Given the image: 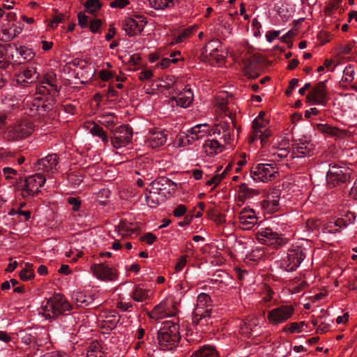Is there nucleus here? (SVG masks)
I'll list each match as a JSON object with an SVG mask.
<instances>
[{"mask_svg": "<svg viewBox=\"0 0 357 357\" xmlns=\"http://www.w3.org/2000/svg\"><path fill=\"white\" fill-rule=\"evenodd\" d=\"M150 5L156 10L165 9L174 4V0H149Z\"/></svg>", "mask_w": 357, "mask_h": 357, "instance_id": "obj_35", "label": "nucleus"}, {"mask_svg": "<svg viewBox=\"0 0 357 357\" xmlns=\"http://www.w3.org/2000/svg\"><path fill=\"white\" fill-rule=\"evenodd\" d=\"M6 47L0 45V68L1 70L6 68L10 65L9 61L6 59Z\"/></svg>", "mask_w": 357, "mask_h": 357, "instance_id": "obj_40", "label": "nucleus"}, {"mask_svg": "<svg viewBox=\"0 0 357 357\" xmlns=\"http://www.w3.org/2000/svg\"><path fill=\"white\" fill-rule=\"evenodd\" d=\"M52 109V105L41 96H34L31 100H28L25 105L26 113L29 116L45 115Z\"/></svg>", "mask_w": 357, "mask_h": 357, "instance_id": "obj_6", "label": "nucleus"}, {"mask_svg": "<svg viewBox=\"0 0 357 357\" xmlns=\"http://www.w3.org/2000/svg\"><path fill=\"white\" fill-rule=\"evenodd\" d=\"M8 121V114L5 112H0V129L3 128Z\"/></svg>", "mask_w": 357, "mask_h": 357, "instance_id": "obj_61", "label": "nucleus"}, {"mask_svg": "<svg viewBox=\"0 0 357 357\" xmlns=\"http://www.w3.org/2000/svg\"><path fill=\"white\" fill-rule=\"evenodd\" d=\"M166 141L167 135L160 130H155L151 133L149 137V143L153 148L162 146Z\"/></svg>", "mask_w": 357, "mask_h": 357, "instance_id": "obj_20", "label": "nucleus"}, {"mask_svg": "<svg viewBox=\"0 0 357 357\" xmlns=\"http://www.w3.org/2000/svg\"><path fill=\"white\" fill-rule=\"evenodd\" d=\"M197 303L199 305L208 306L211 303V297L207 294L201 293L197 296Z\"/></svg>", "mask_w": 357, "mask_h": 357, "instance_id": "obj_41", "label": "nucleus"}, {"mask_svg": "<svg viewBox=\"0 0 357 357\" xmlns=\"http://www.w3.org/2000/svg\"><path fill=\"white\" fill-rule=\"evenodd\" d=\"M211 220L218 225H222L225 221V216L221 213H214L213 216L211 217Z\"/></svg>", "mask_w": 357, "mask_h": 357, "instance_id": "obj_58", "label": "nucleus"}, {"mask_svg": "<svg viewBox=\"0 0 357 357\" xmlns=\"http://www.w3.org/2000/svg\"><path fill=\"white\" fill-rule=\"evenodd\" d=\"M3 174L6 179H11L13 177L11 174H16L17 171L11 167L3 168Z\"/></svg>", "mask_w": 357, "mask_h": 357, "instance_id": "obj_56", "label": "nucleus"}, {"mask_svg": "<svg viewBox=\"0 0 357 357\" xmlns=\"http://www.w3.org/2000/svg\"><path fill=\"white\" fill-rule=\"evenodd\" d=\"M305 258V254L303 249L300 247H296L288 250L287 257L282 262V266L288 272L294 271Z\"/></svg>", "mask_w": 357, "mask_h": 357, "instance_id": "obj_8", "label": "nucleus"}, {"mask_svg": "<svg viewBox=\"0 0 357 357\" xmlns=\"http://www.w3.org/2000/svg\"><path fill=\"white\" fill-rule=\"evenodd\" d=\"M78 24L82 28H86L88 26V18L83 12H79L77 15Z\"/></svg>", "mask_w": 357, "mask_h": 357, "instance_id": "obj_47", "label": "nucleus"}, {"mask_svg": "<svg viewBox=\"0 0 357 357\" xmlns=\"http://www.w3.org/2000/svg\"><path fill=\"white\" fill-rule=\"evenodd\" d=\"M172 100L175 101L177 105L181 107H188L193 100V93L190 89L181 91L176 96H173Z\"/></svg>", "mask_w": 357, "mask_h": 357, "instance_id": "obj_18", "label": "nucleus"}, {"mask_svg": "<svg viewBox=\"0 0 357 357\" xmlns=\"http://www.w3.org/2000/svg\"><path fill=\"white\" fill-rule=\"evenodd\" d=\"M186 212V207L184 205H178L173 211L175 217H181Z\"/></svg>", "mask_w": 357, "mask_h": 357, "instance_id": "obj_55", "label": "nucleus"}, {"mask_svg": "<svg viewBox=\"0 0 357 357\" xmlns=\"http://www.w3.org/2000/svg\"><path fill=\"white\" fill-rule=\"evenodd\" d=\"M98 118V122L109 129L114 128L118 121L117 116L113 113H104Z\"/></svg>", "mask_w": 357, "mask_h": 357, "instance_id": "obj_23", "label": "nucleus"}, {"mask_svg": "<svg viewBox=\"0 0 357 357\" xmlns=\"http://www.w3.org/2000/svg\"><path fill=\"white\" fill-rule=\"evenodd\" d=\"M239 222L243 229L249 230L257 223V217L253 209L244 208L239 214Z\"/></svg>", "mask_w": 357, "mask_h": 357, "instance_id": "obj_16", "label": "nucleus"}, {"mask_svg": "<svg viewBox=\"0 0 357 357\" xmlns=\"http://www.w3.org/2000/svg\"><path fill=\"white\" fill-rule=\"evenodd\" d=\"M278 175L275 165L268 163H259L252 167L250 176L256 181L268 182Z\"/></svg>", "mask_w": 357, "mask_h": 357, "instance_id": "obj_5", "label": "nucleus"}, {"mask_svg": "<svg viewBox=\"0 0 357 357\" xmlns=\"http://www.w3.org/2000/svg\"><path fill=\"white\" fill-rule=\"evenodd\" d=\"M56 93H53V91H50V88L41 82L40 84L36 86V93L35 96H41L47 100V95L51 94L55 96Z\"/></svg>", "mask_w": 357, "mask_h": 357, "instance_id": "obj_34", "label": "nucleus"}, {"mask_svg": "<svg viewBox=\"0 0 357 357\" xmlns=\"http://www.w3.org/2000/svg\"><path fill=\"white\" fill-rule=\"evenodd\" d=\"M91 270L93 275L102 280H114L116 277V270L105 262L91 265Z\"/></svg>", "mask_w": 357, "mask_h": 357, "instance_id": "obj_12", "label": "nucleus"}, {"mask_svg": "<svg viewBox=\"0 0 357 357\" xmlns=\"http://www.w3.org/2000/svg\"><path fill=\"white\" fill-rule=\"evenodd\" d=\"M157 239V237L151 232L145 233L139 238V241L146 243L148 245H152Z\"/></svg>", "mask_w": 357, "mask_h": 357, "instance_id": "obj_42", "label": "nucleus"}, {"mask_svg": "<svg viewBox=\"0 0 357 357\" xmlns=\"http://www.w3.org/2000/svg\"><path fill=\"white\" fill-rule=\"evenodd\" d=\"M102 6L99 0H87L84 3L85 10L89 13H93Z\"/></svg>", "mask_w": 357, "mask_h": 357, "instance_id": "obj_36", "label": "nucleus"}, {"mask_svg": "<svg viewBox=\"0 0 357 357\" xmlns=\"http://www.w3.org/2000/svg\"><path fill=\"white\" fill-rule=\"evenodd\" d=\"M145 335V330L141 327H139L137 333H135V337H137L139 341L135 342V350L138 349L142 347V344L144 343V340H142L144 336Z\"/></svg>", "mask_w": 357, "mask_h": 357, "instance_id": "obj_44", "label": "nucleus"}, {"mask_svg": "<svg viewBox=\"0 0 357 357\" xmlns=\"http://www.w3.org/2000/svg\"><path fill=\"white\" fill-rule=\"evenodd\" d=\"M16 82L22 86H27L35 82L39 77V73L33 66H29L16 75Z\"/></svg>", "mask_w": 357, "mask_h": 357, "instance_id": "obj_13", "label": "nucleus"}, {"mask_svg": "<svg viewBox=\"0 0 357 357\" xmlns=\"http://www.w3.org/2000/svg\"><path fill=\"white\" fill-rule=\"evenodd\" d=\"M152 292L149 289H144L140 287L135 286V302H145L149 299Z\"/></svg>", "mask_w": 357, "mask_h": 357, "instance_id": "obj_27", "label": "nucleus"}, {"mask_svg": "<svg viewBox=\"0 0 357 357\" xmlns=\"http://www.w3.org/2000/svg\"><path fill=\"white\" fill-rule=\"evenodd\" d=\"M111 137L112 144L116 149L126 146L131 142L132 137V128L129 126L122 125L112 130Z\"/></svg>", "mask_w": 357, "mask_h": 357, "instance_id": "obj_10", "label": "nucleus"}, {"mask_svg": "<svg viewBox=\"0 0 357 357\" xmlns=\"http://www.w3.org/2000/svg\"><path fill=\"white\" fill-rule=\"evenodd\" d=\"M311 92L318 98L321 105H326L328 102L327 92L326 91L325 82H320L314 86Z\"/></svg>", "mask_w": 357, "mask_h": 357, "instance_id": "obj_19", "label": "nucleus"}, {"mask_svg": "<svg viewBox=\"0 0 357 357\" xmlns=\"http://www.w3.org/2000/svg\"><path fill=\"white\" fill-rule=\"evenodd\" d=\"M91 127H89L90 129V132L93 136H97L100 137L102 142H107L108 137L106 132H105L102 127H100L99 125L92 123H91Z\"/></svg>", "mask_w": 357, "mask_h": 357, "instance_id": "obj_28", "label": "nucleus"}, {"mask_svg": "<svg viewBox=\"0 0 357 357\" xmlns=\"http://www.w3.org/2000/svg\"><path fill=\"white\" fill-rule=\"evenodd\" d=\"M294 313L292 305H282L268 312L267 319L273 325H278L287 321Z\"/></svg>", "mask_w": 357, "mask_h": 357, "instance_id": "obj_9", "label": "nucleus"}, {"mask_svg": "<svg viewBox=\"0 0 357 357\" xmlns=\"http://www.w3.org/2000/svg\"><path fill=\"white\" fill-rule=\"evenodd\" d=\"M45 181V175L42 173H36L27 177L24 181V187L22 189V197H33L37 195Z\"/></svg>", "mask_w": 357, "mask_h": 357, "instance_id": "obj_7", "label": "nucleus"}, {"mask_svg": "<svg viewBox=\"0 0 357 357\" xmlns=\"http://www.w3.org/2000/svg\"><path fill=\"white\" fill-rule=\"evenodd\" d=\"M134 25V18L131 16L126 17L122 21V28L126 33L129 36H134L132 26Z\"/></svg>", "mask_w": 357, "mask_h": 357, "instance_id": "obj_33", "label": "nucleus"}, {"mask_svg": "<svg viewBox=\"0 0 357 357\" xmlns=\"http://www.w3.org/2000/svg\"><path fill=\"white\" fill-rule=\"evenodd\" d=\"M238 193L239 196L245 199L250 198L258 194L256 190L248 188L245 183H242L239 185Z\"/></svg>", "mask_w": 357, "mask_h": 357, "instance_id": "obj_32", "label": "nucleus"}, {"mask_svg": "<svg viewBox=\"0 0 357 357\" xmlns=\"http://www.w3.org/2000/svg\"><path fill=\"white\" fill-rule=\"evenodd\" d=\"M100 317L101 319V320H100L101 322V328H105L107 331H112L114 329L116 326L120 319L119 313L115 310L105 312L100 316Z\"/></svg>", "mask_w": 357, "mask_h": 357, "instance_id": "obj_15", "label": "nucleus"}, {"mask_svg": "<svg viewBox=\"0 0 357 357\" xmlns=\"http://www.w3.org/2000/svg\"><path fill=\"white\" fill-rule=\"evenodd\" d=\"M19 276L22 281H28L33 278L35 274L33 270V265L29 263H26L24 268L19 273Z\"/></svg>", "mask_w": 357, "mask_h": 357, "instance_id": "obj_29", "label": "nucleus"}, {"mask_svg": "<svg viewBox=\"0 0 357 357\" xmlns=\"http://www.w3.org/2000/svg\"><path fill=\"white\" fill-rule=\"evenodd\" d=\"M178 61V59H169V58H164L162 59V61L160 63V66L162 68H167L171 63H176Z\"/></svg>", "mask_w": 357, "mask_h": 357, "instance_id": "obj_57", "label": "nucleus"}, {"mask_svg": "<svg viewBox=\"0 0 357 357\" xmlns=\"http://www.w3.org/2000/svg\"><path fill=\"white\" fill-rule=\"evenodd\" d=\"M73 309L72 305L61 294H55L43 303L39 313L46 319H50Z\"/></svg>", "mask_w": 357, "mask_h": 357, "instance_id": "obj_3", "label": "nucleus"}, {"mask_svg": "<svg viewBox=\"0 0 357 357\" xmlns=\"http://www.w3.org/2000/svg\"><path fill=\"white\" fill-rule=\"evenodd\" d=\"M59 158L56 153L47 155L46 157L38 160L35 164V169L38 171H43L49 176L56 173L58 169Z\"/></svg>", "mask_w": 357, "mask_h": 357, "instance_id": "obj_11", "label": "nucleus"}, {"mask_svg": "<svg viewBox=\"0 0 357 357\" xmlns=\"http://www.w3.org/2000/svg\"><path fill=\"white\" fill-rule=\"evenodd\" d=\"M354 178V170L343 162L329 164L326 178L328 188L347 185Z\"/></svg>", "mask_w": 357, "mask_h": 357, "instance_id": "obj_2", "label": "nucleus"}, {"mask_svg": "<svg viewBox=\"0 0 357 357\" xmlns=\"http://www.w3.org/2000/svg\"><path fill=\"white\" fill-rule=\"evenodd\" d=\"M86 357H103L100 344L98 342H93L88 347Z\"/></svg>", "mask_w": 357, "mask_h": 357, "instance_id": "obj_30", "label": "nucleus"}, {"mask_svg": "<svg viewBox=\"0 0 357 357\" xmlns=\"http://www.w3.org/2000/svg\"><path fill=\"white\" fill-rule=\"evenodd\" d=\"M153 76V72L147 68L143 69L139 74V80L144 82L151 79Z\"/></svg>", "mask_w": 357, "mask_h": 357, "instance_id": "obj_49", "label": "nucleus"}, {"mask_svg": "<svg viewBox=\"0 0 357 357\" xmlns=\"http://www.w3.org/2000/svg\"><path fill=\"white\" fill-rule=\"evenodd\" d=\"M14 38L12 35L11 31L10 29H4L2 30V36L1 38V40L3 41H10Z\"/></svg>", "mask_w": 357, "mask_h": 357, "instance_id": "obj_53", "label": "nucleus"}, {"mask_svg": "<svg viewBox=\"0 0 357 357\" xmlns=\"http://www.w3.org/2000/svg\"><path fill=\"white\" fill-rule=\"evenodd\" d=\"M298 82L299 79L296 78H294L290 81L289 87L285 91V94L287 96H289L291 94L292 91L298 86Z\"/></svg>", "mask_w": 357, "mask_h": 357, "instance_id": "obj_52", "label": "nucleus"}, {"mask_svg": "<svg viewBox=\"0 0 357 357\" xmlns=\"http://www.w3.org/2000/svg\"><path fill=\"white\" fill-rule=\"evenodd\" d=\"M271 132L270 131H261V132L259 133L258 137L261 139V143L262 144H264L266 143L268 137L271 136Z\"/></svg>", "mask_w": 357, "mask_h": 357, "instance_id": "obj_60", "label": "nucleus"}, {"mask_svg": "<svg viewBox=\"0 0 357 357\" xmlns=\"http://www.w3.org/2000/svg\"><path fill=\"white\" fill-rule=\"evenodd\" d=\"M252 127L253 129L254 134L252 136L250 141H251V142H253L258 138L259 133L261 132V131H262L261 129L264 127V125L263 124L262 122H260L259 119H255L252 121Z\"/></svg>", "mask_w": 357, "mask_h": 357, "instance_id": "obj_37", "label": "nucleus"}, {"mask_svg": "<svg viewBox=\"0 0 357 357\" xmlns=\"http://www.w3.org/2000/svg\"><path fill=\"white\" fill-rule=\"evenodd\" d=\"M192 33V30L185 29L184 30L178 37H177V43H181L183 41L184 38H188Z\"/></svg>", "mask_w": 357, "mask_h": 357, "instance_id": "obj_63", "label": "nucleus"}, {"mask_svg": "<svg viewBox=\"0 0 357 357\" xmlns=\"http://www.w3.org/2000/svg\"><path fill=\"white\" fill-rule=\"evenodd\" d=\"M292 149V155H294V157L296 158L305 157L311 151V149L307 146H303L300 144H294Z\"/></svg>", "mask_w": 357, "mask_h": 357, "instance_id": "obj_31", "label": "nucleus"}, {"mask_svg": "<svg viewBox=\"0 0 357 357\" xmlns=\"http://www.w3.org/2000/svg\"><path fill=\"white\" fill-rule=\"evenodd\" d=\"M187 263V260L185 257H182L178 259V263L176 264L175 268L177 271H180L183 269V268L185 266Z\"/></svg>", "mask_w": 357, "mask_h": 357, "instance_id": "obj_64", "label": "nucleus"}, {"mask_svg": "<svg viewBox=\"0 0 357 357\" xmlns=\"http://www.w3.org/2000/svg\"><path fill=\"white\" fill-rule=\"evenodd\" d=\"M180 339L178 325L170 321L162 323L157 330V344L160 350L172 351L178 345Z\"/></svg>", "mask_w": 357, "mask_h": 357, "instance_id": "obj_1", "label": "nucleus"}, {"mask_svg": "<svg viewBox=\"0 0 357 357\" xmlns=\"http://www.w3.org/2000/svg\"><path fill=\"white\" fill-rule=\"evenodd\" d=\"M43 84H46L50 88V91H53V93H58L59 91V88L57 85V80L56 74L53 72H49L46 73L44 76L43 80L42 81Z\"/></svg>", "mask_w": 357, "mask_h": 357, "instance_id": "obj_24", "label": "nucleus"}, {"mask_svg": "<svg viewBox=\"0 0 357 357\" xmlns=\"http://www.w3.org/2000/svg\"><path fill=\"white\" fill-rule=\"evenodd\" d=\"M204 147H208L211 150L214 151L215 153L222 151V146L215 140H208L204 144Z\"/></svg>", "mask_w": 357, "mask_h": 357, "instance_id": "obj_43", "label": "nucleus"}, {"mask_svg": "<svg viewBox=\"0 0 357 357\" xmlns=\"http://www.w3.org/2000/svg\"><path fill=\"white\" fill-rule=\"evenodd\" d=\"M10 30L11 31L12 35L14 38L20 34L24 29V24L20 23L19 24H13L10 27Z\"/></svg>", "mask_w": 357, "mask_h": 357, "instance_id": "obj_45", "label": "nucleus"}, {"mask_svg": "<svg viewBox=\"0 0 357 357\" xmlns=\"http://www.w3.org/2000/svg\"><path fill=\"white\" fill-rule=\"evenodd\" d=\"M35 126L29 119L17 120L10 124L5 132V137L8 141L17 142L29 137L34 131Z\"/></svg>", "mask_w": 357, "mask_h": 357, "instance_id": "obj_4", "label": "nucleus"}, {"mask_svg": "<svg viewBox=\"0 0 357 357\" xmlns=\"http://www.w3.org/2000/svg\"><path fill=\"white\" fill-rule=\"evenodd\" d=\"M206 124H198L195 127L192 128L190 130L191 136L188 135L186 136L188 143H190L191 140L198 139L202 136L204 135L206 132L204 130H202V127H206Z\"/></svg>", "mask_w": 357, "mask_h": 357, "instance_id": "obj_25", "label": "nucleus"}, {"mask_svg": "<svg viewBox=\"0 0 357 357\" xmlns=\"http://www.w3.org/2000/svg\"><path fill=\"white\" fill-rule=\"evenodd\" d=\"M129 4L130 1L128 0H114L110 3L109 6L111 8H123Z\"/></svg>", "mask_w": 357, "mask_h": 357, "instance_id": "obj_46", "label": "nucleus"}, {"mask_svg": "<svg viewBox=\"0 0 357 357\" xmlns=\"http://www.w3.org/2000/svg\"><path fill=\"white\" fill-rule=\"evenodd\" d=\"M102 24V21L100 19H94L89 23V28L92 33H97Z\"/></svg>", "mask_w": 357, "mask_h": 357, "instance_id": "obj_50", "label": "nucleus"}, {"mask_svg": "<svg viewBox=\"0 0 357 357\" xmlns=\"http://www.w3.org/2000/svg\"><path fill=\"white\" fill-rule=\"evenodd\" d=\"M162 82L164 84H160V86L170 89L172 87V85L175 83L176 78L174 76H168L165 79H162Z\"/></svg>", "mask_w": 357, "mask_h": 357, "instance_id": "obj_48", "label": "nucleus"}, {"mask_svg": "<svg viewBox=\"0 0 357 357\" xmlns=\"http://www.w3.org/2000/svg\"><path fill=\"white\" fill-rule=\"evenodd\" d=\"M191 357H218V353L214 347L204 345L199 347L192 354Z\"/></svg>", "mask_w": 357, "mask_h": 357, "instance_id": "obj_21", "label": "nucleus"}, {"mask_svg": "<svg viewBox=\"0 0 357 357\" xmlns=\"http://www.w3.org/2000/svg\"><path fill=\"white\" fill-rule=\"evenodd\" d=\"M68 203L72 206L73 211H77L79 209L81 202L75 197H68Z\"/></svg>", "mask_w": 357, "mask_h": 357, "instance_id": "obj_51", "label": "nucleus"}, {"mask_svg": "<svg viewBox=\"0 0 357 357\" xmlns=\"http://www.w3.org/2000/svg\"><path fill=\"white\" fill-rule=\"evenodd\" d=\"M75 300L77 305L81 307L88 305L92 301L91 297L86 296L82 293H77L75 295Z\"/></svg>", "mask_w": 357, "mask_h": 357, "instance_id": "obj_38", "label": "nucleus"}, {"mask_svg": "<svg viewBox=\"0 0 357 357\" xmlns=\"http://www.w3.org/2000/svg\"><path fill=\"white\" fill-rule=\"evenodd\" d=\"M172 304L167 301H162L160 304L156 305L153 310L149 313V317L151 319H162L167 317H172L174 313L171 310Z\"/></svg>", "mask_w": 357, "mask_h": 357, "instance_id": "obj_17", "label": "nucleus"}, {"mask_svg": "<svg viewBox=\"0 0 357 357\" xmlns=\"http://www.w3.org/2000/svg\"><path fill=\"white\" fill-rule=\"evenodd\" d=\"M13 45L24 61H29L34 56V53L31 49L23 46L17 47L15 43H13ZM8 46L10 47L12 44H8Z\"/></svg>", "mask_w": 357, "mask_h": 357, "instance_id": "obj_26", "label": "nucleus"}, {"mask_svg": "<svg viewBox=\"0 0 357 357\" xmlns=\"http://www.w3.org/2000/svg\"><path fill=\"white\" fill-rule=\"evenodd\" d=\"M155 185L158 187L157 188L159 190H165L167 189V186L169 187L167 192L170 194L172 191L174 192L177 188V183L172 181L168 178L166 177H160L158 178L155 182Z\"/></svg>", "mask_w": 357, "mask_h": 357, "instance_id": "obj_22", "label": "nucleus"}, {"mask_svg": "<svg viewBox=\"0 0 357 357\" xmlns=\"http://www.w3.org/2000/svg\"><path fill=\"white\" fill-rule=\"evenodd\" d=\"M99 77L103 81H107L112 77V74L107 70H102L99 73Z\"/></svg>", "mask_w": 357, "mask_h": 357, "instance_id": "obj_62", "label": "nucleus"}, {"mask_svg": "<svg viewBox=\"0 0 357 357\" xmlns=\"http://www.w3.org/2000/svg\"><path fill=\"white\" fill-rule=\"evenodd\" d=\"M146 24V21L145 20V18L142 15H137L135 13V35L138 33H141Z\"/></svg>", "mask_w": 357, "mask_h": 357, "instance_id": "obj_39", "label": "nucleus"}, {"mask_svg": "<svg viewBox=\"0 0 357 357\" xmlns=\"http://www.w3.org/2000/svg\"><path fill=\"white\" fill-rule=\"evenodd\" d=\"M289 330L291 333L301 332V326L299 324L294 322L290 324V327L288 328L287 326L283 328L284 331Z\"/></svg>", "mask_w": 357, "mask_h": 357, "instance_id": "obj_54", "label": "nucleus"}, {"mask_svg": "<svg viewBox=\"0 0 357 357\" xmlns=\"http://www.w3.org/2000/svg\"><path fill=\"white\" fill-rule=\"evenodd\" d=\"M257 239L261 243L267 245H281L284 243L283 239L280 237V234L273 231L270 228H266L261 231H258Z\"/></svg>", "mask_w": 357, "mask_h": 357, "instance_id": "obj_14", "label": "nucleus"}, {"mask_svg": "<svg viewBox=\"0 0 357 357\" xmlns=\"http://www.w3.org/2000/svg\"><path fill=\"white\" fill-rule=\"evenodd\" d=\"M118 307L123 310V311H127V310H129L131 311V308L132 307V304L131 302H126V301H121L119 303H118Z\"/></svg>", "mask_w": 357, "mask_h": 357, "instance_id": "obj_59", "label": "nucleus"}]
</instances>
